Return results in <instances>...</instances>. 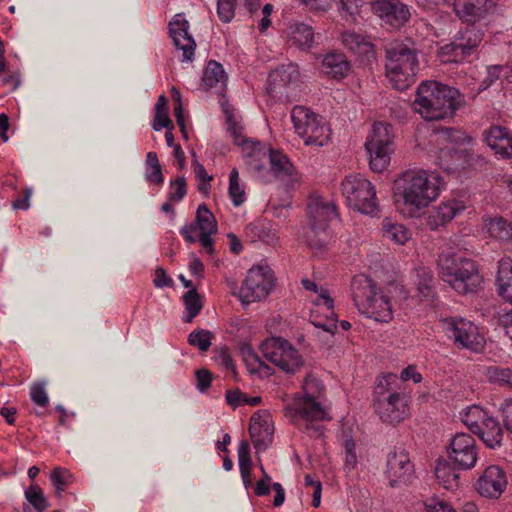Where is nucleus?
<instances>
[{
	"label": "nucleus",
	"mask_w": 512,
	"mask_h": 512,
	"mask_svg": "<svg viewBox=\"0 0 512 512\" xmlns=\"http://www.w3.org/2000/svg\"><path fill=\"white\" fill-rule=\"evenodd\" d=\"M487 145L504 159H512V132L506 127L491 126L484 132Z\"/></svg>",
	"instance_id": "b1692460"
},
{
	"label": "nucleus",
	"mask_w": 512,
	"mask_h": 512,
	"mask_svg": "<svg viewBox=\"0 0 512 512\" xmlns=\"http://www.w3.org/2000/svg\"><path fill=\"white\" fill-rule=\"evenodd\" d=\"M382 232L387 240L397 245L406 244L412 237L411 231L405 225L388 219H385L382 223Z\"/></svg>",
	"instance_id": "7c9ffc66"
},
{
	"label": "nucleus",
	"mask_w": 512,
	"mask_h": 512,
	"mask_svg": "<svg viewBox=\"0 0 512 512\" xmlns=\"http://www.w3.org/2000/svg\"><path fill=\"white\" fill-rule=\"evenodd\" d=\"M162 128L173 129V124L167 110L155 111L153 129L159 131Z\"/></svg>",
	"instance_id": "13d9d810"
},
{
	"label": "nucleus",
	"mask_w": 512,
	"mask_h": 512,
	"mask_svg": "<svg viewBox=\"0 0 512 512\" xmlns=\"http://www.w3.org/2000/svg\"><path fill=\"white\" fill-rule=\"evenodd\" d=\"M507 482H475L474 489L485 498L497 499L506 489Z\"/></svg>",
	"instance_id": "a19ab883"
},
{
	"label": "nucleus",
	"mask_w": 512,
	"mask_h": 512,
	"mask_svg": "<svg viewBox=\"0 0 512 512\" xmlns=\"http://www.w3.org/2000/svg\"><path fill=\"white\" fill-rule=\"evenodd\" d=\"M400 378L402 381H413L414 383H420L422 381L421 374L417 371L416 367L413 365H409L405 369L402 370L400 374Z\"/></svg>",
	"instance_id": "69168bd1"
},
{
	"label": "nucleus",
	"mask_w": 512,
	"mask_h": 512,
	"mask_svg": "<svg viewBox=\"0 0 512 512\" xmlns=\"http://www.w3.org/2000/svg\"><path fill=\"white\" fill-rule=\"evenodd\" d=\"M394 2L395 0H371L370 5L372 11L381 19L385 20L389 9L393 8L392 5Z\"/></svg>",
	"instance_id": "4d7b16f0"
},
{
	"label": "nucleus",
	"mask_w": 512,
	"mask_h": 512,
	"mask_svg": "<svg viewBox=\"0 0 512 512\" xmlns=\"http://www.w3.org/2000/svg\"><path fill=\"white\" fill-rule=\"evenodd\" d=\"M439 275L459 294L476 292L482 277L474 261L453 251H443L438 257Z\"/></svg>",
	"instance_id": "39448f33"
},
{
	"label": "nucleus",
	"mask_w": 512,
	"mask_h": 512,
	"mask_svg": "<svg viewBox=\"0 0 512 512\" xmlns=\"http://www.w3.org/2000/svg\"><path fill=\"white\" fill-rule=\"evenodd\" d=\"M250 436L257 452L266 450L272 443L274 428L267 411H258L251 417Z\"/></svg>",
	"instance_id": "412c9836"
},
{
	"label": "nucleus",
	"mask_w": 512,
	"mask_h": 512,
	"mask_svg": "<svg viewBox=\"0 0 512 512\" xmlns=\"http://www.w3.org/2000/svg\"><path fill=\"white\" fill-rule=\"evenodd\" d=\"M467 56L460 42H451L442 46L438 51V57L443 63L460 62Z\"/></svg>",
	"instance_id": "e433bc0d"
},
{
	"label": "nucleus",
	"mask_w": 512,
	"mask_h": 512,
	"mask_svg": "<svg viewBox=\"0 0 512 512\" xmlns=\"http://www.w3.org/2000/svg\"><path fill=\"white\" fill-rule=\"evenodd\" d=\"M227 74L223 66L216 61H209L204 69L202 84L207 89H223L226 86Z\"/></svg>",
	"instance_id": "c756f323"
},
{
	"label": "nucleus",
	"mask_w": 512,
	"mask_h": 512,
	"mask_svg": "<svg viewBox=\"0 0 512 512\" xmlns=\"http://www.w3.org/2000/svg\"><path fill=\"white\" fill-rule=\"evenodd\" d=\"M503 70L502 66L495 65L487 68V77L483 80L481 88L479 90L487 89L491 86L497 79H499L500 74Z\"/></svg>",
	"instance_id": "052dcab7"
},
{
	"label": "nucleus",
	"mask_w": 512,
	"mask_h": 512,
	"mask_svg": "<svg viewBox=\"0 0 512 512\" xmlns=\"http://www.w3.org/2000/svg\"><path fill=\"white\" fill-rule=\"evenodd\" d=\"M212 332L208 330H195L188 336L190 345L196 346L201 351H207L211 346Z\"/></svg>",
	"instance_id": "a18cd8bd"
},
{
	"label": "nucleus",
	"mask_w": 512,
	"mask_h": 512,
	"mask_svg": "<svg viewBox=\"0 0 512 512\" xmlns=\"http://www.w3.org/2000/svg\"><path fill=\"white\" fill-rule=\"evenodd\" d=\"M342 195L349 207L363 214L378 211V200L373 184L360 174H350L341 183Z\"/></svg>",
	"instance_id": "1a4fd4ad"
},
{
	"label": "nucleus",
	"mask_w": 512,
	"mask_h": 512,
	"mask_svg": "<svg viewBox=\"0 0 512 512\" xmlns=\"http://www.w3.org/2000/svg\"><path fill=\"white\" fill-rule=\"evenodd\" d=\"M287 43L300 50L307 51L315 42L313 28L305 23L291 24L286 30Z\"/></svg>",
	"instance_id": "bb28decb"
},
{
	"label": "nucleus",
	"mask_w": 512,
	"mask_h": 512,
	"mask_svg": "<svg viewBox=\"0 0 512 512\" xmlns=\"http://www.w3.org/2000/svg\"><path fill=\"white\" fill-rule=\"evenodd\" d=\"M25 498L37 512H44L48 508V501L37 485H31L25 490Z\"/></svg>",
	"instance_id": "79ce46f5"
},
{
	"label": "nucleus",
	"mask_w": 512,
	"mask_h": 512,
	"mask_svg": "<svg viewBox=\"0 0 512 512\" xmlns=\"http://www.w3.org/2000/svg\"><path fill=\"white\" fill-rule=\"evenodd\" d=\"M481 41L482 34L479 31L469 28L466 29L459 42L462 44L464 50H466L467 55H469L471 51L481 43Z\"/></svg>",
	"instance_id": "de8ad7c7"
},
{
	"label": "nucleus",
	"mask_w": 512,
	"mask_h": 512,
	"mask_svg": "<svg viewBox=\"0 0 512 512\" xmlns=\"http://www.w3.org/2000/svg\"><path fill=\"white\" fill-rule=\"evenodd\" d=\"M183 302L185 305L186 315L184 317V321L189 323L191 322L201 311L202 309V301L200 295L197 293L195 289H191L186 292L183 296Z\"/></svg>",
	"instance_id": "58836bf2"
},
{
	"label": "nucleus",
	"mask_w": 512,
	"mask_h": 512,
	"mask_svg": "<svg viewBox=\"0 0 512 512\" xmlns=\"http://www.w3.org/2000/svg\"><path fill=\"white\" fill-rule=\"evenodd\" d=\"M442 326L448 338L458 348L474 353L483 350L486 343L485 338L473 322L462 317H450L442 320Z\"/></svg>",
	"instance_id": "f8f14e48"
},
{
	"label": "nucleus",
	"mask_w": 512,
	"mask_h": 512,
	"mask_svg": "<svg viewBox=\"0 0 512 512\" xmlns=\"http://www.w3.org/2000/svg\"><path fill=\"white\" fill-rule=\"evenodd\" d=\"M374 407L380 419L386 423L398 424L408 416L405 399L399 393L376 398Z\"/></svg>",
	"instance_id": "a211bd4d"
},
{
	"label": "nucleus",
	"mask_w": 512,
	"mask_h": 512,
	"mask_svg": "<svg viewBox=\"0 0 512 512\" xmlns=\"http://www.w3.org/2000/svg\"><path fill=\"white\" fill-rule=\"evenodd\" d=\"M238 461L240 472L243 480H248L250 477L251 458L250 446L247 441H241L238 446Z\"/></svg>",
	"instance_id": "37998d69"
},
{
	"label": "nucleus",
	"mask_w": 512,
	"mask_h": 512,
	"mask_svg": "<svg viewBox=\"0 0 512 512\" xmlns=\"http://www.w3.org/2000/svg\"><path fill=\"white\" fill-rule=\"evenodd\" d=\"M386 475L390 480L411 478L414 475V466L404 448H394L388 454Z\"/></svg>",
	"instance_id": "5701e85b"
},
{
	"label": "nucleus",
	"mask_w": 512,
	"mask_h": 512,
	"mask_svg": "<svg viewBox=\"0 0 512 512\" xmlns=\"http://www.w3.org/2000/svg\"><path fill=\"white\" fill-rule=\"evenodd\" d=\"M153 284L157 288H164L173 285V280L167 275L163 268H157L154 273Z\"/></svg>",
	"instance_id": "e2e57ef3"
},
{
	"label": "nucleus",
	"mask_w": 512,
	"mask_h": 512,
	"mask_svg": "<svg viewBox=\"0 0 512 512\" xmlns=\"http://www.w3.org/2000/svg\"><path fill=\"white\" fill-rule=\"evenodd\" d=\"M456 15L464 22L475 23L488 12L487 0H459L453 2Z\"/></svg>",
	"instance_id": "a878e982"
},
{
	"label": "nucleus",
	"mask_w": 512,
	"mask_h": 512,
	"mask_svg": "<svg viewBox=\"0 0 512 512\" xmlns=\"http://www.w3.org/2000/svg\"><path fill=\"white\" fill-rule=\"evenodd\" d=\"M369 156L370 168L375 172H382L390 163L392 147H366Z\"/></svg>",
	"instance_id": "72a5a7b5"
},
{
	"label": "nucleus",
	"mask_w": 512,
	"mask_h": 512,
	"mask_svg": "<svg viewBox=\"0 0 512 512\" xmlns=\"http://www.w3.org/2000/svg\"><path fill=\"white\" fill-rule=\"evenodd\" d=\"M46 382H36L30 388V398L38 406L45 407L49 403V398L46 392Z\"/></svg>",
	"instance_id": "09e8293b"
},
{
	"label": "nucleus",
	"mask_w": 512,
	"mask_h": 512,
	"mask_svg": "<svg viewBox=\"0 0 512 512\" xmlns=\"http://www.w3.org/2000/svg\"><path fill=\"white\" fill-rule=\"evenodd\" d=\"M299 78L300 72L296 64L281 65L269 74L268 93L274 97L288 99L298 87Z\"/></svg>",
	"instance_id": "dca6fc26"
},
{
	"label": "nucleus",
	"mask_w": 512,
	"mask_h": 512,
	"mask_svg": "<svg viewBox=\"0 0 512 512\" xmlns=\"http://www.w3.org/2000/svg\"><path fill=\"white\" fill-rule=\"evenodd\" d=\"M245 394L239 390L228 391L226 393V401L232 407H238L244 405Z\"/></svg>",
	"instance_id": "774afa93"
},
{
	"label": "nucleus",
	"mask_w": 512,
	"mask_h": 512,
	"mask_svg": "<svg viewBox=\"0 0 512 512\" xmlns=\"http://www.w3.org/2000/svg\"><path fill=\"white\" fill-rule=\"evenodd\" d=\"M274 284L273 272L267 265L252 266L239 290V300L243 305L266 298Z\"/></svg>",
	"instance_id": "ddd939ff"
},
{
	"label": "nucleus",
	"mask_w": 512,
	"mask_h": 512,
	"mask_svg": "<svg viewBox=\"0 0 512 512\" xmlns=\"http://www.w3.org/2000/svg\"><path fill=\"white\" fill-rule=\"evenodd\" d=\"M145 178L148 182L162 185L164 178L161 165L155 152H148L145 162Z\"/></svg>",
	"instance_id": "c9c22d12"
},
{
	"label": "nucleus",
	"mask_w": 512,
	"mask_h": 512,
	"mask_svg": "<svg viewBox=\"0 0 512 512\" xmlns=\"http://www.w3.org/2000/svg\"><path fill=\"white\" fill-rule=\"evenodd\" d=\"M303 287L306 290L312 291L317 294V298L314 300L316 306H323L327 310V321L321 322L314 319L312 323L323 330L333 333L336 329V316L333 311L334 301L330 297L328 290L322 286H318L317 283L309 279L302 280Z\"/></svg>",
	"instance_id": "4be33fe9"
},
{
	"label": "nucleus",
	"mask_w": 512,
	"mask_h": 512,
	"mask_svg": "<svg viewBox=\"0 0 512 512\" xmlns=\"http://www.w3.org/2000/svg\"><path fill=\"white\" fill-rule=\"evenodd\" d=\"M365 147H392L391 125L384 122L374 123Z\"/></svg>",
	"instance_id": "2f4dec72"
},
{
	"label": "nucleus",
	"mask_w": 512,
	"mask_h": 512,
	"mask_svg": "<svg viewBox=\"0 0 512 512\" xmlns=\"http://www.w3.org/2000/svg\"><path fill=\"white\" fill-rule=\"evenodd\" d=\"M344 463L348 470L354 469L357 465L356 443L352 439H347L344 443Z\"/></svg>",
	"instance_id": "864d4df0"
},
{
	"label": "nucleus",
	"mask_w": 512,
	"mask_h": 512,
	"mask_svg": "<svg viewBox=\"0 0 512 512\" xmlns=\"http://www.w3.org/2000/svg\"><path fill=\"white\" fill-rule=\"evenodd\" d=\"M291 120L295 132L303 139L305 145H325L330 137L326 123L309 108L295 106L291 111Z\"/></svg>",
	"instance_id": "9b49d317"
},
{
	"label": "nucleus",
	"mask_w": 512,
	"mask_h": 512,
	"mask_svg": "<svg viewBox=\"0 0 512 512\" xmlns=\"http://www.w3.org/2000/svg\"><path fill=\"white\" fill-rule=\"evenodd\" d=\"M303 396L292 403L295 425L310 437H320L323 425L320 422L330 420L327 407L323 402L324 388L319 380L308 376L303 383Z\"/></svg>",
	"instance_id": "7ed1b4c3"
},
{
	"label": "nucleus",
	"mask_w": 512,
	"mask_h": 512,
	"mask_svg": "<svg viewBox=\"0 0 512 512\" xmlns=\"http://www.w3.org/2000/svg\"><path fill=\"white\" fill-rule=\"evenodd\" d=\"M487 232L494 238L509 240L512 238V225L501 217L485 221Z\"/></svg>",
	"instance_id": "f704fd0d"
},
{
	"label": "nucleus",
	"mask_w": 512,
	"mask_h": 512,
	"mask_svg": "<svg viewBox=\"0 0 512 512\" xmlns=\"http://www.w3.org/2000/svg\"><path fill=\"white\" fill-rule=\"evenodd\" d=\"M437 164L445 171L455 173L465 167L466 154L454 149L453 146L441 148L437 152Z\"/></svg>",
	"instance_id": "cd10ccee"
},
{
	"label": "nucleus",
	"mask_w": 512,
	"mask_h": 512,
	"mask_svg": "<svg viewBox=\"0 0 512 512\" xmlns=\"http://www.w3.org/2000/svg\"><path fill=\"white\" fill-rule=\"evenodd\" d=\"M229 196L235 206H240L246 200L244 185L240 182L237 168H233L229 174Z\"/></svg>",
	"instance_id": "4c0bfd02"
},
{
	"label": "nucleus",
	"mask_w": 512,
	"mask_h": 512,
	"mask_svg": "<svg viewBox=\"0 0 512 512\" xmlns=\"http://www.w3.org/2000/svg\"><path fill=\"white\" fill-rule=\"evenodd\" d=\"M236 0H218L217 12L223 22H230L235 15Z\"/></svg>",
	"instance_id": "603ef678"
},
{
	"label": "nucleus",
	"mask_w": 512,
	"mask_h": 512,
	"mask_svg": "<svg viewBox=\"0 0 512 512\" xmlns=\"http://www.w3.org/2000/svg\"><path fill=\"white\" fill-rule=\"evenodd\" d=\"M197 388L200 392H205L211 385L212 375L206 369L196 371Z\"/></svg>",
	"instance_id": "680f3d73"
},
{
	"label": "nucleus",
	"mask_w": 512,
	"mask_h": 512,
	"mask_svg": "<svg viewBox=\"0 0 512 512\" xmlns=\"http://www.w3.org/2000/svg\"><path fill=\"white\" fill-rule=\"evenodd\" d=\"M466 209L463 201L458 199H447L433 207L426 218V225L430 230H438L451 222L457 215Z\"/></svg>",
	"instance_id": "6ab92c4d"
},
{
	"label": "nucleus",
	"mask_w": 512,
	"mask_h": 512,
	"mask_svg": "<svg viewBox=\"0 0 512 512\" xmlns=\"http://www.w3.org/2000/svg\"><path fill=\"white\" fill-rule=\"evenodd\" d=\"M417 275L419 277L418 291L422 297L428 298L432 294L433 289L432 273L426 268H421L418 270Z\"/></svg>",
	"instance_id": "49530a36"
},
{
	"label": "nucleus",
	"mask_w": 512,
	"mask_h": 512,
	"mask_svg": "<svg viewBox=\"0 0 512 512\" xmlns=\"http://www.w3.org/2000/svg\"><path fill=\"white\" fill-rule=\"evenodd\" d=\"M189 23L183 14H176L169 22V32L177 49L182 51V60L190 61L194 56L195 41L188 33Z\"/></svg>",
	"instance_id": "aec40b11"
},
{
	"label": "nucleus",
	"mask_w": 512,
	"mask_h": 512,
	"mask_svg": "<svg viewBox=\"0 0 512 512\" xmlns=\"http://www.w3.org/2000/svg\"><path fill=\"white\" fill-rule=\"evenodd\" d=\"M245 234L251 241L261 240L266 243H273L275 234L271 232V225L266 221H254L245 228Z\"/></svg>",
	"instance_id": "473e14b6"
},
{
	"label": "nucleus",
	"mask_w": 512,
	"mask_h": 512,
	"mask_svg": "<svg viewBox=\"0 0 512 512\" xmlns=\"http://www.w3.org/2000/svg\"><path fill=\"white\" fill-rule=\"evenodd\" d=\"M31 196H32V189L26 188L24 190V195L22 197H19L12 203L13 209L27 210L30 207Z\"/></svg>",
	"instance_id": "338daca9"
},
{
	"label": "nucleus",
	"mask_w": 512,
	"mask_h": 512,
	"mask_svg": "<svg viewBox=\"0 0 512 512\" xmlns=\"http://www.w3.org/2000/svg\"><path fill=\"white\" fill-rule=\"evenodd\" d=\"M396 374H386L378 378L375 386V394L377 398H383L385 394L392 389V385L396 382Z\"/></svg>",
	"instance_id": "3c124183"
},
{
	"label": "nucleus",
	"mask_w": 512,
	"mask_h": 512,
	"mask_svg": "<svg viewBox=\"0 0 512 512\" xmlns=\"http://www.w3.org/2000/svg\"><path fill=\"white\" fill-rule=\"evenodd\" d=\"M323 71L332 78H343L349 70L350 64L342 53H329L322 61Z\"/></svg>",
	"instance_id": "c85d7f7f"
},
{
	"label": "nucleus",
	"mask_w": 512,
	"mask_h": 512,
	"mask_svg": "<svg viewBox=\"0 0 512 512\" xmlns=\"http://www.w3.org/2000/svg\"><path fill=\"white\" fill-rule=\"evenodd\" d=\"M449 456L458 466V469L473 468L477 461L474 438L466 433H457L451 439Z\"/></svg>",
	"instance_id": "f3484780"
},
{
	"label": "nucleus",
	"mask_w": 512,
	"mask_h": 512,
	"mask_svg": "<svg viewBox=\"0 0 512 512\" xmlns=\"http://www.w3.org/2000/svg\"><path fill=\"white\" fill-rule=\"evenodd\" d=\"M307 208L310 227L306 241L311 247L320 249L331 237L329 222L336 218V208L331 201L318 195L309 197Z\"/></svg>",
	"instance_id": "6e6552de"
},
{
	"label": "nucleus",
	"mask_w": 512,
	"mask_h": 512,
	"mask_svg": "<svg viewBox=\"0 0 512 512\" xmlns=\"http://www.w3.org/2000/svg\"><path fill=\"white\" fill-rule=\"evenodd\" d=\"M186 194V184L184 178H177L170 184L169 201L179 202Z\"/></svg>",
	"instance_id": "5fc2aeb1"
},
{
	"label": "nucleus",
	"mask_w": 512,
	"mask_h": 512,
	"mask_svg": "<svg viewBox=\"0 0 512 512\" xmlns=\"http://www.w3.org/2000/svg\"><path fill=\"white\" fill-rule=\"evenodd\" d=\"M217 232V223L214 215L206 205H199L196 213V222L182 228L181 233L185 240L194 243L200 242L208 255H213L214 246L211 236Z\"/></svg>",
	"instance_id": "2eb2a0df"
},
{
	"label": "nucleus",
	"mask_w": 512,
	"mask_h": 512,
	"mask_svg": "<svg viewBox=\"0 0 512 512\" xmlns=\"http://www.w3.org/2000/svg\"><path fill=\"white\" fill-rule=\"evenodd\" d=\"M444 185L442 177L427 170H407L393 184L398 211L409 218L419 217L422 210L436 200Z\"/></svg>",
	"instance_id": "f03ea898"
},
{
	"label": "nucleus",
	"mask_w": 512,
	"mask_h": 512,
	"mask_svg": "<svg viewBox=\"0 0 512 512\" xmlns=\"http://www.w3.org/2000/svg\"><path fill=\"white\" fill-rule=\"evenodd\" d=\"M510 376V368L491 366L487 369V377L489 381L505 385L508 382Z\"/></svg>",
	"instance_id": "8fccbe9b"
},
{
	"label": "nucleus",
	"mask_w": 512,
	"mask_h": 512,
	"mask_svg": "<svg viewBox=\"0 0 512 512\" xmlns=\"http://www.w3.org/2000/svg\"><path fill=\"white\" fill-rule=\"evenodd\" d=\"M506 477L507 475L502 467L498 465H490L485 469L479 480H499Z\"/></svg>",
	"instance_id": "bf43d9fd"
},
{
	"label": "nucleus",
	"mask_w": 512,
	"mask_h": 512,
	"mask_svg": "<svg viewBox=\"0 0 512 512\" xmlns=\"http://www.w3.org/2000/svg\"><path fill=\"white\" fill-rule=\"evenodd\" d=\"M437 480H457L460 475L457 469L445 459H439L434 468Z\"/></svg>",
	"instance_id": "c03bdc74"
},
{
	"label": "nucleus",
	"mask_w": 512,
	"mask_h": 512,
	"mask_svg": "<svg viewBox=\"0 0 512 512\" xmlns=\"http://www.w3.org/2000/svg\"><path fill=\"white\" fill-rule=\"evenodd\" d=\"M425 512H456V510L443 500L431 498L425 502Z\"/></svg>",
	"instance_id": "6e6d98bb"
},
{
	"label": "nucleus",
	"mask_w": 512,
	"mask_h": 512,
	"mask_svg": "<svg viewBox=\"0 0 512 512\" xmlns=\"http://www.w3.org/2000/svg\"><path fill=\"white\" fill-rule=\"evenodd\" d=\"M386 77L398 90H404L415 81L418 59L414 50L402 43H391L386 47Z\"/></svg>",
	"instance_id": "0eeeda50"
},
{
	"label": "nucleus",
	"mask_w": 512,
	"mask_h": 512,
	"mask_svg": "<svg viewBox=\"0 0 512 512\" xmlns=\"http://www.w3.org/2000/svg\"><path fill=\"white\" fill-rule=\"evenodd\" d=\"M465 426L477 434L483 443L492 449L500 447L503 440V430L499 422L478 405L468 407L462 414Z\"/></svg>",
	"instance_id": "9d476101"
},
{
	"label": "nucleus",
	"mask_w": 512,
	"mask_h": 512,
	"mask_svg": "<svg viewBox=\"0 0 512 512\" xmlns=\"http://www.w3.org/2000/svg\"><path fill=\"white\" fill-rule=\"evenodd\" d=\"M261 351L269 362L287 373H295L303 365L298 350L281 337H271L263 341Z\"/></svg>",
	"instance_id": "4468645a"
},
{
	"label": "nucleus",
	"mask_w": 512,
	"mask_h": 512,
	"mask_svg": "<svg viewBox=\"0 0 512 512\" xmlns=\"http://www.w3.org/2000/svg\"><path fill=\"white\" fill-rule=\"evenodd\" d=\"M392 7V9H389L388 15L384 21L393 27H400L409 20V9L406 5L402 4L398 0H395Z\"/></svg>",
	"instance_id": "ea45409f"
},
{
	"label": "nucleus",
	"mask_w": 512,
	"mask_h": 512,
	"mask_svg": "<svg viewBox=\"0 0 512 512\" xmlns=\"http://www.w3.org/2000/svg\"><path fill=\"white\" fill-rule=\"evenodd\" d=\"M352 297L358 310L377 322L387 323L393 317L392 306L388 298L376 289L373 281L365 275L353 278Z\"/></svg>",
	"instance_id": "423d86ee"
},
{
	"label": "nucleus",
	"mask_w": 512,
	"mask_h": 512,
	"mask_svg": "<svg viewBox=\"0 0 512 512\" xmlns=\"http://www.w3.org/2000/svg\"><path fill=\"white\" fill-rule=\"evenodd\" d=\"M342 43L356 54L362 62H370L375 57L373 44L363 35L353 31L342 34Z\"/></svg>",
	"instance_id": "393cba45"
},
{
	"label": "nucleus",
	"mask_w": 512,
	"mask_h": 512,
	"mask_svg": "<svg viewBox=\"0 0 512 512\" xmlns=\"http://www.w3.org/2000/svg\"><path fill=\"white\" fill-rule=\"evenodd\" d=\"M221 105L226 115L227 130L234 143L241 147L246 169L251 176L264 183L279 181L289 188L299 184L301 175L288 157L279 150H273L258 141L248 139L243 133L240 116L235 109L227 102Z\"/></svg>",
	"instance_id": "f257e3e1"
},
{
	"label": "nucleus",
	"mask_w": 512,
	"mask_h": 512,
	"mask_svg": "<svg viewBox=\"0 0 512 512\" xmlns=\"http://www.w3.org/2000/svg\"><path fill=\"white\" fill-rule=\"evenodd\" d=\"M505 428L512 433V399L505 400L500 408Z\"/></svg>",
	"instance_id": "0e129e2a"
},
{
	"label": "nucleus",
	"mask_w": 512,
	"mask_h": 512,
	"mask_svg": "<svg viewBox=\"0 0 512 512\" xmlns=\"http://www.w3.org/2000/svg\"><path fill=\"white\" fill-rule=\"evenodd\" d=\"M460 103V93L456 88L426 81L418 86L412 108L426 121H439L451 117Z\"/></svg>",
	"instance_id": "20e7f679"
}]
</instances>
